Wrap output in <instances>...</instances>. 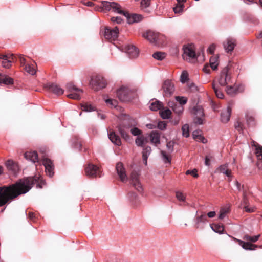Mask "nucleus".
Masks as SVG:
<instances>
[{
    "label": "nucleus",
    "mask_w": 262,
    "mask_h": 262,
    "mask_svg": "<svg viewBox=\"0 0 262 262\" xmlns=\"http://www.w3.org/2000/svg\"><path fill=\"white\" fill-rule=\"evenodd\" d=\"M158 34L152 31H147L143 34V36L151 43H156L158 38Z\"/></svg>",
    "instance_id": "20"
},
{
    "label": "nucleus",
    "mask_w": 262,
    "mask_h": 262,
    "mask_svg": "<svg viewBox=\"0 0 262 262\" xmlns=\"http://www.w3.org/2000/svg\"><path fill=\"white\" fill-rule=\"evenodd\" d=\"M253 146L255 147L256 154L259 159L256 165L259 169H262V146L253 142Z\"/></svg>",
    "instance_id": "19"
},
{
    "label": "nucleus",
    "mask_w": 262,
    "mask_h": 262,
    "mask_svg": "<svg viewBox=\"0 0 262 262\" xmlns=\"http://www.w3.org/2000/svg\"><path fill=\"white\" fill-rule=\"evenodd\" d=\"M193 115V121L194 123L201 125L203 124L205 118V114L203 108L201 106L196 105L194 106L191 111Z\"/></svg>",
    "instance_id": "5"
},
{
    "label": "nucleus",
    "mask_w": 262,
    "mask_h": 262,
    "mask_svg": "<svg viewBox=\"0 0 262 262\" xmlns=\"http://www.w3.org/2000/svg\"><path fill=\"white\" fill-rule=\"evenodd\" d=\"M116 170L120 180L122 182H126L127 178L125 169L121 162H118L117 163L116 165Z\"/></svg>",
    "instance_id": "12"
},
{
    "label": "nucleus",
    "mask_w": 262,
    "mask_h": 262,
    "mask_svg": "<svg viewBox=\"0 0 262 262\" xmlns=\"http://www.w3.org/2000/svg\"><path fill=\"white\" fill-rule=\"evenodd\" d=\"M174 142L170 141L167 143L166 147L170 152H172L173 151Z\"/></svg>",
    "instance_id": "56"
},
{
    "label": "nucleus",
    "mask_w": 262,
    "mask_h": 262,
    "mask_svg": "<svg viewBox=\"0 0 262 262\" xmlns=\"http://www.w3.org/2000/svg\"><path fill=\"white\" fill-rule=\"evenodd\" d=\"M226 93L228 95L232 96L236 95L235 84L233 86H227L226 88Z\"/></svg>",
    "instance_id": "41"
},
{
    "label": "nucleus",
    "mask_w": 262,
    "mask_h": 262,
    "mask_svg": "<svg viewBox=\"0 0 262 262\" xmlns=\"http://www.w3.org/2000/svg\"><path fill=\"white\" fill-rule=\"evenodd\" d=\"M163 107L162 103L159 101L156 100L150 104L149 108L151 111H157Z\"/></svg>",
    "instance_id": "30"
},
{
    "label": "nucleus",
    "mask_w": 262,
    "mask_h": 262,
    "mask_svg": "<svg viewBox=\"0 0 262 262\" xmlns=\"http://www.w3.org/2000/svg\"><path fill=\"white\" fill-rule=\"evenodd\" d=\"M5 165L7 169L13 174H15L19 171L18 164L13 160H7L5 163Z\"/></svg>",
    "instance_id": "18"
},
{
    "label": "nucleus",
    "mask_w": 262,
    "mask_h": 262,
    "mask_svg": "<svg viewBox=\"0 0 262 262\" xmlns=\"http://www.w3.org/2000/svg\"><path fill=\"white\" fill-rule=\"evenodd\" d=\"M81 109L85 112H92L95 111V107L89 103H84L81 105Z\"/></svg>",
    "instance_id": "42"
},
{
    "label": "nucleus",
    "mask_w": 262,
    "mask_h": 262,
    "mask_svg": "<svg viewBox=\"0 0 262 262\" xmlns=\"http://www.w3.org/2000/svg\"><path fill=\"white\" fill-rule=\"evenodd\" d=\"M124 50L129 58H136L139 56V49L133 45H127Z\"/></svg>",
    "instance_id": "14"
},
{
    "label": "nucleus",
    "mask_w": 262,
    "mask_h": 262,
    "mask_svg": "<svg viewBox=\"0 0 262 262\" xmlns=\"http://www.w3.org/2000/svg\"><path fill=\"white\" fill-rule=\"evenodd\" d=\"M151 1V0H141L140 3L141 9L147 13H150V11L148 9V8L150 5Z\"/></svg>",
    "instance_id": "32"
},
{
    "label": "nucleus",
    "mask_w": 262,
    "mask_h": 262,
    "mask_svg": "<svg viewBox=\"0 0 262 262\" xmlns=\"http://www.w3.org/2000/svg\"><path fill=\"white\" fill-rule=\"evenodd\" d=\"M168 105L172 108L173 112L178 114H182L184 111L183 106L182 105L176 104L173 102H169Z\"/></svg>",
    "instance_id": "27"
},
{
    "label": "nucleus",
    "mask_w": 262,
    "mask_h": 262,
    "mask_svg": "<svg viewBox=\"0 0 262 262\" xmlns=\"http://www.w3.org/2000/svg\"><path fill=\"white\" fill-rule=\"evenodd\" d=\"M183 50H184V55H183L184 58H185V56H188L189 59L196 58L195 52L192 49V48L191 47H190L189 46L185 47L183 48Z\"/></svg>",
    "instance_id": "22"
},
{
    "label": "nucleus",
    "mask_w": 262,
    "mask_h": 262,
    "mask_svg": "<svg viewBox=\"0 0 262 262\" xmlns=\"http://www.w3.org/2000/svg\"><path fill=\"white\" fill-rule=\"evenodd\" d=\"M161 155L162 157L164 163H168L169 164L171 163V157H169L166 153L165 151L161 150L160 151Z\"/></svg>",
    "instance_id": "44"
},
{
    "label": "nucleus",
    "mask_w": 262,
    "mask_h": 262,
    "mask_svg": "<svg viewBox=\"0 0 262 262\" xmlns=\"http://www.w3.org/2000/svg\"><path fill=\"white\" fill-rule=\"evenodd\" d=\"M73 145L74 148H79L80 150L81 148L82 144L81 143V141L77 139L76 141H74L73 143Z\"/></svg>",
    "instance_id": "62"
},
{
    "label": "nucleus",
    "mask_w": 262,
    "mask_h": 262,
    "mask_svg": "<svg viewBox=\"0 0 262 262\" xmlns=\"http://www.w3.org/2000/svg\"><path fill=\"white\" fill-rule=\"evenodd\" d=\"M182 135L184 137L188 138L189 137V126L188 124H185L182 127Z\"/></svg>",
    "instance_id": "43"
},
{
    "label": "nucleus",
    "mask_w": 262,
    "mask_h": 262,
    "mask_svg": "<svg viewBox=\"0 0 262 262\" xmlns=\"http://www.w3.org/2000/svg\"><path fill=\"white\" fill-rule=\"evenodd\" d=\"M25 158L35 163L38 162V154L36 151H26L24 154Z\"/></svg>",
    "instance_id": "23"
},
{
    "label": "nucleus",
    "mask_w": 262,
    "mask_h": 262,
    "mask_svg": "<svg viewBox=\"0 0 262 262\" xmlns=\"http://www.w3.org/2000/svg\"><path fill=\"white\" fill-rule=\"evenodd\" d=\"M10 58H7V59L5 60H3L2 61V66L4 68L9 69L11 67V63L12 62L14 59V55L11 54L10 55Z\"/></svg>",
    "instance_id": "37"
},
{
    "label": "nucleus",
    "mask_w": 262,
    "mask_h": 262,
    "mask_svg": "<svg viewBox=\"0 0 262 262\" xmlns=\"http://www.w3.org/2000/svg\"><path fill=\"white\" fill-rule=\"evenodd\" d=\"M212 86L216 97L220 99L223 98L224 94L223 92L215 86L214 81L212 82Z\"/></svg>",
    "instance_id": "40"
},
{
    "label": "nucleus",
    "mask_w": 262,
    "mask_h": 262,
    "mask_svg": "<svg viewBox=\"0 0 262 262\" xmlns=\"http://www.w3.org/2000/svg\"><path fill=\"white\" fill-rule=\"evenodd\" d=\"M66 89L68 92H79L81 93H83V90L77 88L75 85L73 84L72 82H69L66 84Z\"/></svg>",
    "instance_id": "36"
},
{
    "label": "nucleus",
    "mask_w": 262,
    "mask_h": 262,
    "mask_svg": "<svg viewBox=\"0 0 262 262\" xmlns=\"http://www.w3.org/2000/svg\"><path fill=\"white\" fill-rule=\"evenodd\" d=\"M111 20L112 22H116L117 24H121L123 21V19L121 17L117 16V17H112L111 18Z\"/></svg>",
    "instance_id": "64"
},
{
    "label": "nucleus",
    "mask_w": 262,
    "mask_h": 262,
    "mask_svg": "<svg viewBox=\"0 0 262 262\" xmlns=\"http://www.w3.org/2000/svg\"><path fill=\"white\" fill-rule=\"evenodd\" d=\"M80 93H81V92H72L71 93L67 95V97L70 98H72L73 99L75 100H79L80 99Z\"/></svg>",
    "instance_id": "45"
},
{
    "label": "nucleus",
    "mask_w": 262,
    "mask_h": 262,
    "mask_svg": "<svg viewBox=\"0 0 262 262\" xmlns=\"http://www.w3.org/2000/svg\"><path fill=\"white\" fill-rule=\"evenodd\" d=\"M103 10L107 11L112 10L113 12L120 14L125 15V11L121 10V6L116 2L103 1L102 2Z\"/></svg>",
    "instance_id": "4"
},
{
    "label": "nucleus",
    "mask_w": 262,
    "mask_h": 262,
    "mask_svg": "<svg viewBox=\"0 0 262 262\" xmlns=\"http://www.w3.org/2000/svg\"><path fill=\"white\" fill-rule=\"evenodd\" d=\"M26 71L29 74L33 75L36 73L35 69L30 64H26L25 66Z\"/></svg>",
    "instance_id": "51"
},
{
    "label": "nucleus",
    "mask_w": 262,
    "mask_h": 262,
    "mask_svg": "<svg viewBox=\"0 0 262 262\" xmlns=\"http://www.w3.org/2000/svg\"><path fill=\"white\" fill-rule=\"evenodd\" d=\"M119 33V29L117 27H115L111 29L108 27L105 28L104 32V36L107 39L115 40Z\"/></svg>",
    "instance_id": "9"
},
{
    "label": "nucleus",
    "mask_w": 262,
    "mask_h": 262,
    "mask_svg": "<svg viewBox=\"0 0 262 262\" xmlns=\"http://www.w3.org/2000/svg\"><path fill=\"white\" fill-rule=\"evenodd\" d=\"M193 139L198 141L201 142L203 143H206L207 140L201 134L200 135L196 136Z\"/></svg>",
    "instance_id": "54"
},
{
    "label": "nucleus",
    "mask_w": 262,
    "mask_h": 262,
    "mask_svg": "<svg viewBox=\"0 0 262 262\" xmlns=\"http://www.w3.org/2000/svg\"><path fill=\"white\" fill-rule=\"evenodd\" d=\"M160 132L157 130H152L149 134L150 142L155 146H157L160 144Z\"/></svg>",
    "instance_id": "17"
},
{
    "label": "nucleus",
    "mask_w": 262,
    "mask_h": 262,
    "mask_svg": "<svg viewBox=\"0 0 262 262\" xmlns=\"http://www.w3.org/2000/svg\"><path fill=\"white\" fill-rule=\"evenodd\" d=\"M45 88L48 91L57 95H61L63 94L64 90L59 85L54 83H48L45 85Z\"/></svg>",
    "instance_id": "13"
},
{
    "label": "nucleus",
    "mask_w": 262,
    "mask_h": 262,
    "mask_svg": "<svg viewBox=\"0 0 262 262\" xmlns=\"http://www.w3.org/2000/svg\"><path fill=\"white\" fill-rule=\"evenodd\" d=\"M228 210L226 209L223 208L220 210L219 218L221 220L223 219L228 213Z\"/></svg>",
    "instance_id": "55"
},
{
    "label": "nucleus",
    "mask_w": 262,
    "mask_h": 262,
    "mask_svg": "<svg viewBox=\"0 0 262 262\" xmlns=\"http://www.w3.org/2000/svg\"><path fill=\"white\" fill-rule=\"evenodd\" d=\"M236 45V40L232 37H228L223 42L224 48L228 53H231Z\"/></svg>",
    "instance_id": "10"
},
{
    "label": "nucleus",
    "mask_w": 262,
    "mask_h": 262,
    "mask_svg": "<svg viewBox=\"0 0 262 262\" xmlns=\"http://www.w3.org/2000/svg\"><path fill=\"white\" fill-rule=\"evenodd\" d=\"M130 132L134 136H139L142 133L141 130L138 128L137 127L133 128L131 129Z\"/></svg>",
    "instance_id": "58"
},
{
    "label": "nucleus",
    "mask_w": 262,
    "mask_h": 262,
    "mask_svg": "<svg viewBox=\"0 0 262 262\" xmlns=\"http://www.w3.org/2000/svg\"><path fill=\"white\" fill-rule=\"evenodd\" d=\"M217 170L225 174L228 177H232L231 171L228 169V164H227L220 165L217 169Z\"/></svg>",
    "instance_id": "28"
},
{
    "label": "nucleus",
    "mask_w": 262,
    "mask_h": 262,
    "mask_svg": "<svg viewBox=\"0 0 262 262\" xmlns=\"http://www.w3.org/2000/svg\"><path fill=\"white\" fill-rule=\"evenodd\" d=\"M176 100L179 103L178 104L182 105V106L187 102V99L185 97L176 96Z\"/></svg>",
    "instance_id": "47"
},
{
    "label": "nucleus",
    "mask_w": 262,
    "mask_h": 262,
    "mask_svg": "<svg viewBox=\"0 0 262 262\" xmlns=\"http://www.w3.org/2000/svg\"><path fill=\"white\" fill-rule=\"evenodd\" d=\"M91 88L96 91H99L106 86V81L100 75H96L92 77L90 82Z\"/></svg>",
    "instance_id": "3"
},
{
    "label": "nucleus",
    "mask_w": 262,
    "mask_h": 262,
    "mask_svg": "<svg viewBox=\"0 0 262 262\" xmlns=\"http://www.w3.org/2000/svg\"><path fill=\"white\" fill-rule=\"evenodd\" d=\"M207 221V217L205 213H203L200 216H197L195 219V227L196 228H200L201 223L205 224Z\"/></svg>",
    "instance_id": "26"
},
{
    "label": "nucleus",
    "mask_w": 262,
    "mask_h": 262,
    "mask_svg": "<svg viewBox=\"0 0 262 262\" xmlns=\"http://www.w3.org/2000/svg\"><path fill=\"white\" fill-rule=\"evenodd\" d=\"M123 15L126 17L127 23L130 24L135 23H138L142 20L143 18L141 15L137 14H130L126 12H125V15Z\"/></svg>",
    "instance_id": "16"
},
{
    "label": "nucleus",
    "mask_w": 262,
    "mask_h": 262,
    "mask_svg": "<svg viewBox=\"0 0 262 262\" xmlns=\"http://www.w3.org/2000/svg\"><path fill=\"white\" fill-rule=\"evenodd\" d=\"M236 94L242 93L244 91L245 86L244 84H240L235 85Z\"/></svg>",
    "instance_id": "57"
},
{
    "label": "nucleus",
    "mask_w": 262,
    "mask_h": 262,
    "mask_svg": "<svg viewBox=\"0 0 262 262\" xmlns=\"http://www.w3.org/2000/svg\"><path fill=\"white\" fill-rule=\"evenodd\" d=\"M42 164L45 167V171L47 175L52 177L54 174V165L52 161L48 158H45L42 161Z\"/></svg>",
    "instance_id": "15"
},
{
    "label": "nucleus",
    "mask_w": 262,
    "mask_h": 262,
    "mask_svg": "<svg viewBox=\"0 0 262 262\" xmlns=\"http://www.w3.org/2000/svg\"><path fill=\"white\" fill-rule=\"evenodd\" d=\"M188 80V74L187 72L183 71L180 76V81L182 83H185Z\"/></svg>",
    "instance_id": "52"
},
{
    "label": "nucleus",
    "mask_w": 262,
    "mask_h": 262,
    "mask_svg": "<svg viewBox=\"0 0 262 262\" xmlns=\"http://www.w3.org/2000/svg\"><path fill=\"white\" fill-rule=\"evenodd\" d=\"M151 152V148L150 146H147L143 147L142 151V159L145 165L147 164V159Z\"/></svg>",
    "instance_id": "29"
},
{
    "label": "nucleus",
    "mask_w": 262,
    "mask_h": 262,
    "mask_svg": "<svg viewBox=\"0 0 262 262\" xmlns=\"http://www.w3.org/2000/svg\"><path fill=\"white\" fill-rule=\"evenodd\" d=\"M259 237L260 235H257L253 236H251L248 235H245L244 237V239L254 243L256 242L259 239Z\"/></svg>",
    "instance_id": "46"
},
{
    "label": "nucleus",
    "mask_w": 262,
    "mask_h": 262,
    "mask_svg": "<svg viewBox=\"0 0 262 262\" xmlns=\"http://www.w3.org/2000/svg\"><path fill=\"white\" fill-rule=\"evenodd\" d=\"M157 127L161 130H164L165 129H166V124L165 123V122L164 121H160L158 123V125H157Z\"/></svg>",
    "instance_id": "63"
},
{
    "label": "nucleus",
    "mask_w": 262,
    "mask_h": 262,
    "mask_svg": "<svg viewBox=\"0 0 262 262\" xmlns=\"http://www.w3.org/2000/svg\"><path fill=\"white\" fill-rule=\"evenodd\" d=\"M188 86L189 90L191 92H194L198 91V90L197 86L193 82L188 83Z\"/></svg>",
    "instance_id": "60"
},
{
    "label": "nucleus",
    "mask_w": 262,
    "mask_h": 262,
    "mask_svg": "<svg viewBox=\"0 0 262 262\" xmlns=\"http://www.w3.org/2000/svg\"><path fill=\"white\" fill-rule=\"evenodd\" d=\"M108 136L111 142L114 144L120 146L121 145V139L114 131L110 132L108 133Z\"/></svg>",
    "instance_id": "24"
},
{
    "label": "nucleus",
    "mask_w": 262,
    "mask_h": 262,
    "mask_svg": "<svg viewBox=\"0 0 262 262\" xmlns=\"http://www.w3.org/2000/svg\"><path fill=\"white\" fill-rule=\"evenodd\" d=\"M106 103L112 107H116L118 104V102L116 100L112 99H107L105 100Z\"/></svg>",
    "instance_id": "50"
},
{
    "label": "nucleus",
    "mask_w": 262,
    "mask_h": 262,
    "mask_svg": "<svg viewBox=\"0 0 262 262\" xmlns=\"http://www.w3.org/2000/svg\"><path fill=\"white\" fill-rule=\"evenodd\" d=\"M135 143L138 146L143 147L144 145L143 136H138L135 140Z\"/></svg>",
    "instance_id": "48"
},
{
    "label": "nucleus",
    "mask_w": 262,
    "mask_h": 262,
    "mask_svg": "<svg viewBox=\"0 0 262 262\" xmlns=\"http://www.w3.org/2000/svg\"><path fill=\"white\" fill-rule=\"evenodd\" d=\"M166 57V54L162 52H156L152 54V57L158 60H162Z\"/></svg>",
    "instance_id": "39"
},
{
    "label": "nucleus",
    "mask_w": 262,
    "mask_h": 262,
    "mask_svg": "<svg viewBox=\"0 0 262 262\" xmlns=\"http://www.w3.org/2000/svg\"><path fill=\"white\" fill-rule=\"evenodd\" d=\"M232 108L230 106H228L225 110H223L221 113V120L223 123L228 122L230 118Z\"/></svg>",
    "instance_id": "21"
},
{
    "label": "nucleus",
    "mask_w": 262,
    "mask_h": 262,
    "mask_svg": "<svg viewBox=\"0 0 262 262\" xmlns=\"http://www.w3.org/2000/svg\"><path fill=\"white\" fill-rule=\"evenodd\" d=\"M119 132L121 136V137L124 139L125 140H127L129 139V136L128 134L121 127L119 128Z\"/></svg>",
    "instance_id": "53"
},
{
    "label": "nucleus",
    "mask_w": 262,
    "mask_h": 262,
    "mask_svg": "<svg viewBox=\"0 0 262 262\" xmlns=\"http://www.w3.org/2000/svg\"><path fill=\"white\" fill-rule=\"evenodd\" d=\"M128 198L130 202L134 205H137L138 203V198L137 194L134 192H130L128 194Z\"/></svg>",
    "instance_id": "35"
},
{
    "label": "nucleus",
    "mask_w": 262,
    "mask_h": 262,
    "mask_svg": "<svg viewBox=\"0 0 262 262\" xmlns=\"http://www.w3.org/2000/svg\"><path fill=\"white\" fill-rule=\"evenodd\" d=\"M160 114L162 119H167L170 118L171 111L169 108H166L161 111Z\"/></svg>",
    "instance_id": "38"
},
{
    "label": "nucleus",
    "mask_w": 262,
    "mask_h": 262,
    "mask_svg": "<svg viewBox=\"0 0 262 262\" xmlns=\"http://www.w3.org/2000/svg\"><path fill=\"white\" fill-rule=\"evenodd\" d=\"M0 83L5 85H10L13 84V79L7 76H2L0 77Z\"/></svg>",
    "instance_id": "31"
},
{
    "label": "nucleus",
    "mask_w": 262,
    "mask_h": 262,
    "mask_svg": "<svg viewBox=\"0 0 262 262\" xmlns=\"http://www.w3.org/2000/svg\"><path fill=\"white\" fill-rule=\"evenodd\" d=\"M184 6L183 5H177L176 7L173 8V11L176 14L182 12Z\"/></svg>",
    "instance_id": "59"
},
{
    "label": "nucleus",
    "mask_w": 262,
    "mask_h": 262,
    "mask_svg": "<svg viewBox=\"0 0 262 262\" xmlns=\"http://www.w3.org/2000/svg\"><path fill=\"white\" fill-rule=\"evenodd\" d=\"M218 56H212L210 58V66L213 70H216L217 69L218 67Z\"/></svg>",
    "instance_id": "34"
},
{
    "label": "nucleus",
    "mask_w": 262,
    "mask_h": 262,
    "mask_svg": "<svg viewBox=\"0 0 262 262\" xmlns=\"http://www.w3.org/2000/svg\"><path fill=\"white\" fill-rule=\"evenodd\" d=\"M231 74L230 72V67L226 66L222 70L219 79V83L221 86H224L230 82Z\"/></svg>",
    "instance_id": "6"
},
{
    "label": "nucleus",
    "mask_w": 262,
    "mask_h": 262,
    "mask_svg": "<svg viewBox=\"0 0 262 262\" xmlns=\"http://www.w3.org/2000/svg\"><path fill=\"white\" fill-rule=\"evenodd\" d=\"M85 172L86 175L90 177H100L99 168L94 164H89L85 168Z\"/></svg>",
    "instance_id": "11"
},
{
    "label": "nucleus",
    "mask_w": 262,
    "mask_h": 262,
    "mask_svg": "<svg viewBox=\"0 0 262 262\" xmlns=\"http://www.w3.org/2000/svg\"><path fill=\"white\" fill-rule=\"evenodd\" d=\"M238 244L245 250H255L258 246L256 245L252 244L249 242H245L242 240L237 239Z\"/></svg>",
    "instance_id": "25"
},
{
    "label": "nucleus",
    "mask_w": 262,
    "mask_h": 262,
    "mask_svg": "<svg viewBox=\"0 0 262 262\" xmlns=\"http://www.w3.org/2000/svg\"><path fill=\"white\" fill-rule=\"evenodd\" d=\"M246 121H247V123L249 126H253L255 124L254 118L253 117H252V116L247 115Z\"/></svg>",
    "instance_id": "49"
},
{
    "label": "nucleus",
    "mask_w": 262,
    "mask_h": 262,
    "mask_svg": "<svg viewBox=\"0 0 262 262\" xmlns=\"http://www.w3.org/2000/svg\"><path fill=\"white\" fill-rule=\"evenodd\" d=\"M164 95L165 97H170L174 92V85L173 82L170 80L164 81L162 85Z\"/></svg>",
    "instance_id": "8"
},
{
    "label": "nucleus",
    "mask_w": 262,
    "mask_h": 262,
    "mask_svg": "<svg viewBox=\"0 0 262 262\" xmlns=\"http://www.w3.org/2000/svg\"><path fill=\"white\" fill-rule=\"evenodd\" d=\"M210 227L216 233L221 234L223 232L224 227L223 225L212 224L210 225Z\"/></svg>",
    "instance_id": "33"
},
{
    "label": "nucleus",
    "mask_w": 262,
    "mask_h": 262,
    "mask_svg": "<svg viewBox=\"0 0 262 262\" xmlns=\"http://www.w3.org/2000/svg\"><path fill=\"white\" fill-rule=\"evenodd\" d=\"M176 197L180 201H184L185 200V196L181 192L178 191L176 192Z\"/></svg>",
    "instance_id": "61"
},
{
    "label": "nucleus",
    "mask_w": 262,
    "mask_h": 262,
    "mask_svg": "<svg viewBox=\"0 0 262 262\" xmlns=\"http://www.w3.org/2000/svg\"><path fill=\"white\" fill-rule=\"evenodd\" d=\"M140 173L133 170L130 174V183L139 192H142L143 188L139 180Z\"/></svg>",
    "instance_id": "7"
},
{
    "label": "nucleus",
    "mask_w": 262,
    "mask_h": 262,
    "mask_svg": "<svg viewBox=\"0 0 262 262\" xmlns=\"http://www.w3.org/2000/svg\"><path fill=\"white\" fill-rule=\"evenodd\" d=\"M117 96L118 99L123 102H129L136 97V93L133 90L126 87H121L117 91Z\"/></svg>",
    "instance_id": "2"
},
{
    "label": "nucleus",
    "mask_w": 262,
    "mask_h": 262,
    "mask_svg": "<svg viewBox=\"0 0 262 262\" xmlns=\"http://www.w3.org/2000/svg\"><path fill=\"white\" fill-rule=\"evenodd\" d=\"M38 181L39 177H29L19 179L13 184L0 186V207L26 194Z\"/></svg>",
    "instance_id": "1"
}]
</instances>
